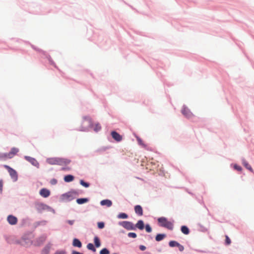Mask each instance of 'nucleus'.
I'll return each instance as SVG.
<instances>
[{
	"label": "nucleus",
	"instance_id": "obj_60",
	"mask_svg": "<svg viewBox=\"0 0 254 254\" xmlns=\"http://www.w3.org/2000/svg\"><path fill=\"white\" fill-rule=\"evenodd\" d=\"M186 180L187 181H188L190 183H191L193 182V181L191 180H190L188 177H186Z\"/></svg>",
	"mask_w": 254,
	"mask_h": 254
},
{
	"label": "nucleus",
	"instance_id": "obj_40",
	"mask_svg": "<svg viewBox=\"0 0 254 254\" xmlns=\"http://www.w3.org/2000/svg\"><path fill=\"white\" fill-rule=\"evenodd\" d=\"M231 243H232V241H231V239L229 238V237L228 235H226L224 244L226 246H228L231 245Z\"/></svg>",
	"mask_w": 254,
	"mask_h": 254
},
{
	"label": "nucleus",
	"instance_id": "obj_48",
	"mask_svg": "<svg viewBox=\"0 0 254 254\" xmlns=\"http://www.w3.org/2000/svg\"><path fill=\"white\" fill-rule=\"evenodd\" d=\"M71 170V167L64 165L60 169V171H69Z\"/></svg>",
	"mask_w": 254,
	"mask_h": 254
},
{
	"label": "nucleus",
	"instance_id": "obj_6",
	"mask_svg": "<svg viewBox=\"0 0 254 254\" xmlns=\"http://www.w3.org/2000/svg\"><path fill=\"white\" fill-rule=\"evenodd\" d=\"M110 136H108V140L111 142L119 143L123 139V135L120 134L115 130H112L110 131Z\"/></svg>",
	"mask_w": 254,
	"mask_h": 254
},
{
	"label": "nucleus",
	"instance_id": "obj_13",
	"mask_svg": "<svg viewBox=\"0 0 254 254\" xmlns=\"http://www.w3.org/2000/svg\"><path fill=\"white\" fill-rule=\"evenodd\" d=\"M230 167L234 171H237L239 174H243L245 175V173H243V168L240 165L235 163H232L230 164Z\"/></svg>",
	"mask_w": 254,
	"mask_h": 254
},
{
	"label": "nucleus",
	"instance_id": "obj_57",
	"mask_svg": "<svg viewBox=\"0 0 254 254\" xmlns=\"http://www.w3.org/2000/svg\"><path fill=\"white\" fill-rule=\"evenodd\" d=\"M195 251L199 252V253H206V252L203 250H195Z\"/></svg>",
	"mask_w": 254,
	"mask_h": 254
},
{
	"label": "nucleus",
	"instance_id": "obj_38",
	"mask_svg": "<svg viewBox=\"0 0 254 254\" xmlns=\"http://www.w3.org/2000/svg\"><path fill=\"white\" fill-rule=\"evenodd\" d=\"M144 229L147 233H150L152 231V228L148 223H145Z\"/></svg>",
	"mask_w": 254,
	"mask_h": 254
},
{
	"label": "nucleus",
	"instance_id": "obj_35",
	"mask_svg": "<svg viewBox=\"0 0 254 254\" xmlns=\"http://www.w3.org/2000/svg\"><path fill=\"white\" fill-rule=\"evenodd\" d=\"M179 243L176 240H170L168 242V246L170 248H177Z\"/></svg>",
	"mask_w": 254,
	"mask_h": 254
},
{
	"label": "nucleus",
	"instance_id": "obj_5",
	"mask_svg": "<svg viewBox=\"0 0 254 254\" xmlns=\"http://www.w3.org/2000/svg\"><path fill=\"white\" fill-rule=\"evenodd\" d=\"M72 189L68 191L61 194L59 199L60 202H68L75 199Z\"/></svg>",
	"mask_w": 254,
	"mask_h": 254
},
{
	"label": "nucleus",
	"instance_id": "obj_30",
	"mask_svg": "<svg viewBox=\"0 0 254 254\" xmlns=\"http://www.w3.org/2000/svg\"><path fill=\"white\" fill-rule=\"evenodd\" d=\"M47 223V221L45 220H42L40 221H36L33 224V231L35 230L36 228H37L39 226H45Z\"/></svg>",
	"mask_w": 254,
	"mask_h": 254
},
{
	"label": "nucleus",
	"instance_id": "obj_17",
	"mask_svg": "<svg viewBox=\"0 0 254 254\" xmlns=\"http://www.w3.org/2000/svg\"><path fill=\"white\" fill-rule=\"evenodd\" d=\"M100 204L101 206L103 207H105L106 208H109L111 207L113 205V201L112 200L106 198L101 200L100 201Z\"/></svg>",
	"mask_w": 254,
	"mask_h": 254
},
{
	"label": "nucleus",
	"instance_id": "obj_14",
	"mask_svg": "<svg viewBox=\"0 0 254 254\" xmlns=\"http://www.w3.org/2000/svg\"><path fill=\"white\" fill-rule=\"evenodd\" d=\"M39 194L42 197L46 198L51 195V191L46 188H42L39 190Z\"/></svg>",
	"mask_w": 254,
	"mask_h": 254
},
{
	"label": "nucleus",
	"instance_id": "obj_63",
	"mask_svg": "<svg viewBox=\"0 0 254 254\" xmlns=\"http://www.w3.org/2000/svg\"><path fill=\"white\" fill-rule=\"evenodd\" d=\"M126 233V231L124 230H121L119 232V233H123L125 234Z\"/></svg>",
	"mask_w": 254,
	"mask_h": 254
},
{
	"label": "nucleus",
	"instance_id": "obj_21",
	"mask_svg": "<svg viewBox=\"0 0 254 254\" xmlns=\"http://www.w3.org/2000/svg\"><path fill=\"white\" fill-rule=\"evenodd\" d=\"M134 210L138 216H141L143 215V209L141 205L136 204L134 206Z\"/></svg>",
	"mask_w": 254,
	"mask_h": 254
},
{
	"label": "nucleus",
	"instance_id": "obj_3",
	"mask_svg": "<svg viewBox=\"0 0 254 254\" xmlns=\"http://www.w3.org/2000/svg\"><path fill=\"white\" fill-rule=\"evenodd\" d=\"M46 162L51 165H67L71 162L70 159L62 157H49L46 159Z\"/></svg>",
	"mask_w": 254,
	"mask_h": 254
},
{
	"label": "nucleus",
	"instance_id": "obj_28",
	"mask_svg": "<svg viewBox=\"0 0 254 254\" xmlns=\"http://www.w3.org/2000/svg\"><path fill=\"white\" fill-rule=\"evenodd\" d=\"M167 237V234L165 233H157L155 236V240L156 242H161Z\"/></svg>",
	"mask_w": 254,
	"mask_h": 254
},
{
	"label": "nucleus",
	"instance_id": "obj_25",
	"mask_svg": "<svg viewBox=\"0 0 254 254\" xmlns=\"http://www.w3.org/2000/svg\"><path fill=\"white\" fill-rule=\"evenodd\" d=\"M19 149L18 148L12 147L10 148L9 151L8 152V155L10 158H12L14 156L17 155L19 152Z\"/></svg>",
	"mask_w": 254,
	"mask_h": 254
},
{
	"label": "nucleus",
	"instance_id": "obj_41",
	"mask_svg": "<svg viewBox=\"0 0 254 254\" xmlns=\"http://www.w3.org/2000/svg\"><path fill=\"white\" fill-rule=\"evenodd\" d=\"M97 226L98 229L100 230L103 229L105 227V222L102 221H98L97 223Z\"/></svg>",
	"mask_w": 254,
	"mask_h": 254
},
{
	"label": "nucleus",
	"instance_id": "obj_19",
	"mask_svg": "<svg viewBox=\"0 0 254 254\" xmlns=\"http://www.w3.org/2000/svg\"><path fill=\"white\" fill-rule=\"evenodd\" d=\"M242 164L243 166L250 172L253 173L254 174V171L251 165L249 164L245 158H242Z\"/></svg>",
	"mask_w": 254,
	"mask_h": 254
},
{
	"label": "nucleus",
	"instance_id": "obj_8",
	"mask_svg": "<svg viewBox=\"0 0 254 254\" xmlns=\"http://www.w3.org/2000/svg\"><path fill=\"white\" fill-rule=\"evenodd\" d=\"M3 168L8 172L12 181L13 182H17L18 179V174L17 171L8 165H3Z\"/></svg>",
	"mask_w": 254,
	"mask_h": 254
},
{
	"label": "nucleus",
	"instance_id": "obj_9",
	"mask_svg": "<svg viewBox=\"0 0 254 254\" xmlns=\"http://www.w3.org/2000/svg\"><path fill=\"white\" fill-rule=\"evenodd\" d=\"M118 224L127 231H135V225L132 221L127 220L121 221H119Z\"/></svg>",
	"mask_w": 254,
	"mask_h": 254
},
{
	"label": "nucleus",
	"instance_id": "obj_1",
	"mask_svg": "<svg viewBox=\"0 0 254 254\" xmlns=\"http://www.w3.org/2000/svg\"><path fill=\"white\" fill-rule=\"evenodd\" d=\"M90 128L97 133L101 130L102 126L99 122H97L94 123L92 118L89 115H86L82 117V122L79 128L75 130L82 132H88Z\"/></svg>",
	"mask_w": 254,
	"mask_h": 254
},
{
	"label": "nucleus",
	"instance_id": "obj_59",
	"mask_svg": "<svg viewBox=\"0 0 254 254\" xmlns=\"http://www.w3.org/2000/svg\"><path fill=\"white\" fill-rule=\"evenodd\" d=\"M22 241L23 242H24L25 245H28V244H30V242H29L28 240H25V241Z\"/></svg>",
	"mask_w": 254,
	"mask_h": 254
},
{
	"label": "nucleus",
	"instance_id": "obj_54",
	"mask_svg": "<svg viewBox=\"0 0 254 254\" xmlns=\"http://www.w3.org/2000/svg\"><path fill=\"white\" fill-rule=\"evenodd\" d=\"M71 254H84V253L77 251L76 250H72L71 251Z\"/></svg>",
	"mask_w": 254,
	"mask_h": 254
},
{
	"label": "nucleus",
	"instance_id": "obj_34",
	"mask_svg": "<svg viewBox=\"0 0 254 254\" xmlns=\"http://www.w3.org/2000/svg\"><path fill=\"white\" fill-rule=\"evenodd\" d=\"M11 159L8 155V152L2 153L0 152V161H5L7 159Z\"/></svg>",
	"mask_w": 254,
	"mask_h": 254
},
{
	"label": "nucleus",
	"instance_id": "obj_36",
	"mask_svg": "<svg viewBox=\"0 0 254 254\" xmlns=\"http://www.w3.org/2000/svg\"><path fill=\"white\" fill-rule=\"evenodd\" d=\"M86 248L87 250L91 251L93 253H95L96 252V247L94 245V244L92 243H89L87 244L86 246Z\"/></svg>",
	"mask_w": 254,
	"mask_h": 254
},
{
	"label": "nucleus",
	"instance_id": "obj_22",
	"mask_svg": "<svg viewBox=\"0 0 254 254\" xmlns=\"http://www.w3.org/2000/svg\"><path fill=\"white\" fill-rule=\"evenodd\" d=\"M75 176L71 174L64 175L63 177V180L65 183H69L73 182L75 180Z\"/></svg>",
	"mask_w": 254,
	"mask_h": 254
},
{
	"label": "nucleus",
	"instance_id": "obj_33",
	"mask_svg": "<svg viewBox=\"0 0 254 254\" xmlns=\"http://www.w3.org/2000/svg\"><path fill=\"white\" fill-rule=\"evenodd\" d=\"M111 148L112 147L111 146H102L96 149L95 152L96 153H99V154H101L103 152H105L107 150Z\"/></svg>",
	"mask_w": 254,
	"mask_h": 254
},
{
	"label": "nucleus",
	"instance_id": "obj_52",
	"mask_svg": "<svg viewBox=\"0 0 254 254\" xmlns=\"http://www.w3.org/2000/svg\"><path fill=\"white\" fill-rule=\"evenodd\" d=\"M138 248H139L140 251H141L142 252H143V251L146 250V247L145 246H144V245H139L138 246Z\"/></svg>",
	"mask_w": 254,
	"mask_h": 254
},
{
	"label": "nucleus",
	"instance_id": "obj_23",
	"mask_svg": "<svg viewBox=\"0 0 254 254\" xmlns=\"http://www.w3.org/2000/svg\"><path fill=\"white\" fill-rule=\"evenodd\" d=\"M72 245L74 248H81L82 247V243L79 239L74 237L72 239Z\"/></svg>",
	"mask_w": 254,
	"mask_h": 254
},
{
	"label": "nucleus",
	"instance_id": "obj_26",
	"mask_svg": "<svg viewBox=\"0 0 254 254\" xmlns=\"http://www.w3.org/2000/svg\"><path fill=\"white\" fill-rule=\"evenodd\" d=\"M34 231H27L25 232L22 235L21 239L22 241L28 240L29 242L32 241L29 236L32 234Z\"/></svg>",
	"mask_w": 254,
	"mask_h": 254
},
{
	"label": "nucleus",
	"instance_id": "obj_7",
	"mask_svg": "<svg viewBox=\"0 0 254 254\" xmlns=\"http://www.w3.org/2000/svg\"><path fill=\"white\" fill-rule=\"evenodd\" d=\"M47 239V235L46 233L41 234L36 239L35 241H30V245H33L34 247H40L43 245Z\"/></svg>",
	"mask_w": 254,
	"mask_h": 254
},
{
	"label": "nucleus",
	"instance_id": "obj_18",
	"mask_svg": "<svg viewBox=\"0 0 254 254\" xmlns=\"http://www.w3.org/2000/svg\"><path fill=\"white\" fill-rule=\"evenodd\" d=\"M135 225V231L137 229L140 231H142L144 229L145 225L144 222L142 219H139L137 220V222L134 224Z\"/></svg>",
	"mask_w": 254,
	"mask_h": 254
},
{
	"label": "nucleus",
	"instance_id": "obj_49",
	"mask_svg": "<svg viewBox=\"0 0 254 254\" xmlns=\"http://www.w3.org/2000/svg\"><path fill=\"white\" fill-rule=\"evenodd\" d=\"M50 183L51 185H56L58 184V180L56 178H52L50 181Z\"/></svg>",
	"mask_w": 254,
	"mask_h": 254
},
{
	"label": "nucleus",
	"instance_id": "obj_43",
	"mask_svg": "<svg viewBox=\"0 0 254 254\" xmlns=\"http://www.w3.org/2000/svg\"><path fill=\"white\" fill-rule=\"evenodd\" d=\"M29 219V217L22 218L19 223V227H24Z\"/></svg>",
	"mask_w": 254,
	"mask_h": 254
},
{
	"label": "nucleus",
	"instance_id": "obj_56",
	"mask_svg": "<svg viewBox=\"0 0 254 254\" xmlns=\"http://www.w3.org/2000/svg\"><path fill=\"white\" fill-rule=\"evenodd\" d=\"M22 240H16L15 242V243L17 245H20L21 246H25V245L23 244L22 242Z\"/></svg>",
	"mask_w": 254,
	"mask_h": 254
},
{
	"label": "nucleus",
	"instance_id": "obj_46",
	"mask_svg": "<svg viewBox=\"0 0 254 254\" xmlns=\"http://www.w3.org/2000/svg\"><path fill=\"white\" fill-rule=\"evenodd\" d=\"M127 236L129 238L135 239L137 237V235L135 232H129L127 233Z\"/></svg>",
	"mask_w": 254,
	"mask_h": 254
},
{
	"label": "nucleus",
	"instance_id": "obj_62",
	"mask_svg": "<svg viewBox=\"0 0 254 254\" xmlns=\"http://www.w3.org/2000/svg\"><path fill=\"white\" fill-rule=\"evenodd\" d=\"M4 238H5V240L7 241V242L8 243H9V241H8V237H7V236H6V235H4Z\"/></svg>",
	"mask_w": 254,
	"mask_h": 254
},
{
	"label": "nucleus",
	"instance_id": "obj_2",
	"mask_svg": "<svg viewBox=\"0 0 254 254\" xmlns=\"http://www.w3.org/2000/svg\"><path fill=\"white\" fill-rule=\"evenodd\" d=\"M158 226L166 228L170 231H172L174 227L175 220L171 218L168 219L165 216L159 217L157 219Z\"/></svg>",
	"mask_w": 254,
	"mask_h": 254
},
{
	"label": "nucleus",
	"instance_id": "obj_31",
	"mask_svg": "<svg viewBox=\"0 0 254 254\" xmlns=\"http://www.w3.org/2000/svg\"><path fill=\"white\" fill-rule=\"evenodd\" d=\"M117 218L119 219H127L129 218V215L126 212H121L118 214Z\"/></svg>",
	"mask_w": 254,
	"mask_h": 254
},
{
	"label": "nucleus",
	"instance_id": "obj_53",
	"mask_svg": "<svg viewBox=\"0 0 254 254\" xmlns=\"http://www.w3.org/2000/svg\"><path fill=\"white\" fill-rule=\"evenodd\" d=\"M177 248H178L179 251L181 252H182L183 251H184V250L185 249L184 246L183 245H181L180 243H179V246H178Z\"/></svg>",
	"mask_w": 254,
	"mask_h": 254
},
{
	"label": "nucleus",
	"instance_id": "obj_37",
	"mask_svg": "<svg viewBox=\"0 0 254 254\" xmlns=\"http://www.w3.org/2000/svg\"><path fill=\"white\" fill-rule=\"evenodd\" d=\"M72 189L75 198H77V196H78L79 195L82 194L84 193V190H82L75 189Z\"/></svg>",
	"mask_w": 254,
	"mask_h": 254
},
{
	"label": "nucleus",
	"instance_id": "obj_27",
	"mask_svg": "<svg viewBox=\"0 0 254 254\" xmlns=\"http://www.w3.org/2000/svg\"><path fill=\"white\" fill-rule=\"evenodd\" d=\"M181 232L185 235H188L190 233V230L186 225H181L180 227Z\"/></svg>",
	"mask_w": 254,
	"mask_h": 254
},
{
	"label": "nucleus",
	"instance_id": "obj_32",
	"mask_svg": "<svg viewBox=\"0 0 254 254\" xmlns=\"http://www.w3.org/2000/svg\"><path fill=\"white\" fill-rule=\"evenodd\" d=\"M79 184L85 188H88L91 186L90 183L86 181L84 179H81L79 180Z\"/></svg>",
	"mask_w": 254,
	"mask_h": 254
},
{
	"label": "nucleus",
	"instance_id": "obj_20",
	"mask_svg": "<svg viewBox=\"0 0 254 254\" xmlns=\"http://www.w3.org/2000/svg\"><path fill=\"white\" fill-rule=\"evenodd\" d=\"M53 244L51 242H48L41 251V254H50V250Z\"/></svg>",
	"mask_w": 254,
	"mask_h": 254
},
{
	"label": "nucleus",
	"instance_id": "obj_50",
	"mask_svg": "<svg viewBox=\"0 0 254 254\" xmlns=\"http://www.w3.org/2000/svg\"><path fill=\"white\" fill-rule=\"evenodd\" d=\"M194 197L199 203L200 204L203 203L204 201L203 200V197L202 196H200V198H198L196 195L194 196Z\"/></svg>",
	"mask_w": 254,
	"mask_h": 254
},
{
	"label": "nucleus",
	"instance_id": "obj_45",
	"mask_svg": "<svg viewBox=\"0 0 254 254\" xmlns=\"http://www.w3.org/2000/svg\"><path fill=\"white\" fill-rule=\"evenodd\" d=\"M67 252L65 249H58L53 254H66Z\"/></svg>",
	"mask_w": 254,
	"mask_h": 254
},
{
	"label": "nucleus",
	"instance_id": "obj_44",
	"mask_svg": "<svg viewBox=\"0 0 254 254\" xmlns=\"http://www.w3.org/2000/svg\"><path fill=\"white\" fill-rule=\"evenodd\" d=\"M48 62H49V64L51 65H52L53 66H54L55 68L58 69L59 71H61L60 69H59V68L58 67V66L56 64L55 62L54 61V60L52 59H50V60L48 61Z\"/></svg>",
	"mask_w": 254,
	"mask_h": 254
},
{
	"label": "nucleus",
	"instance_id": "obj_29",
	"mask_svg": "<svg viewBox=\"0 0 254 254\" xmlns=\"http://www.w3.org/2000/svg\"><path fill=\"white\" fill-rule=\"evenodd\" d=\"M93 240V244L96 247V248H98L101 247L102 243L101 240L98 236L95 235Z\"/></svg>",
	"mask_w": 254,
	"mask_h": 254
},
{
	"label": "nucleus",
	"instance_id": "obj_42",
	"mask_svg": "<svg viewBox=\"0 0 254 254\" xmlns=\"http://www.w3.org/2000/svg\"><path fill=\"white\" fill-rule=\"evenodd\" d=\"M99 254H110V251L108 248L105 247L99 251Z\"/></svg>",
	"mask_w": 254,
	"mask_h": 254
},
{
	"label": "nucleus",
	"instance_id": "obj_64",
	"mask_svg": "<svg viewBox=\"0 0 254 254\" xmlns=\"http://www.w3.org/2000/svg\"><path fill=\"white\" fill-rule=\"evenodd\" d=\"M144 254H152L151 253H150L149 252H144L143 253Z\"/></svg>",
	"mask_w": 254,
	"mask_h": 254
},
{
	"label": "nucleus",
	"instance_id": "obj_51",
	"mask_svg": "<svg viewBox=\"0 0 254 254\" xmlns=\"http://www.w3.org/2000/svg\"><path fill=\"white\" fill-rule=\"evenodd\" d=\"M3 187V181L2 179H0V193L2 194Z\"/></svg>",
	"mask_w": 254,
	"mask_h": 254
},
{
	"label": "nucleus",
	"instance_id": "obj_16",
	"mask_svg": "<svg viewBox=\"0 0 254 254\" xmlns=\"http://www.w3.org/2000/svg\"><path fill=\"white\" fill-rule=\"evenodd\" d=\"M32 47L33 50L36 52L42 54L45 57V58L47 59L48 61H49L50 59H52L51 56L49 54H48L46 51H44L43 50L38 48L37 46H32Z\"/></svg>",
	"mask_w": 254,
	"mask_h": 254
},
{
	"label": "nucleus",
	"instance_id": "obj_47",
	"mask_svg": "<svg viewBox=\"0 0 254 254\" xmlns=\"http://www.w3.org/2000/svg\"><path fill=\"white\" fill-rule=\"evenodd\" d=\"M19 41H22L23 42H24V43H25L26 44H28V45H29L33 49V47L32 46H35V45L32 44L29 41H25V40H23L22 39H18L17 40V42H19Z\"/></svg>",
	"mask_w": 254,
	"mask_h": 254
},
{
	"label": "nucleus",
	"instance_id": "obj_10",
	"mask_svg": "<svg viewBox=\"0 0 254 254\" xmlns=\"http://www.w3.org/2000/svg\"><path fill=\"white\" fill-rule=\"evenodd\" d=\"M181 112L182 114L188 119L194 116L190 109L185 104L183 105Z\"/></svg>",
	"mask_w": 254,
	"mask_h": 254
},
{
	"label": "nucleus",
	"instance_id": "obj_12",
	"mask_svg": "<svg viewBox=\"0 0 254 254\" xmlns=\"http://www.w3.org/2000/svg\"><path fill=\"white\" fill-rule=\"evenodd\" d=\"M136 141L138 145L140 146L142 148L147 151H153V149L151 147H149L148 144L145 143L140 136H137V137H136Z\"/></svg>",
	"mask_w": 254,
	"mask_h": 254
},
{
	"label": "nucleus",
	"instance_id": "obj_61",
	"mask_svg": "<svg viewBox=\"0 0 254 254\" xmlns=\"http://www.w3.org/2000/svg\"><path fill=\"white\" fill-rule=\"evenodd\" d=\"M188 192L191 195H192V196H193V197H194V196H195V195L193 193H192V192H191V191H188Z\"/></svg>",
	"mask_w": 254,
	"mask_h": 254
},
{
	"label": "nucleus",
	"instance_id": "obj_58",
	"mask_svg": "<svg viewBox=\"0 0 254 254\" xmlns=\"http://www.w3.org/2000/svg\"><path fill=\"white\" fill-rule=\"evenodd\" d=\"M144 236H147L149 240H152L153 237L151 235H144Z\"/></svg>",
	"mask_w": 254,
	"mask_h": 254
},
{
	"label": "nucleus",
	"instance_id": "obj_55",
	"mask_svg": "<svg viewBox=\"0 0 254 254\" xmlns=\"http://www.w3.org/2000/svg\"><path fill=\"white\" fill-rule=\"evenodd\" d=\"M75 222V220H66L65 223L68 224L70 225H73Z\"/></svg>",
	"mask_w": 254,
	"mask_h": 254
},
{
	"label": "nucleus",
	"instance_id": "obj_11",
	"mask_svg": "<svg viewBox=\"0 0 254 254\" xmlns=\"http://www.w3.org/2000/svg\"><path fill=\"white\" fill-rule=\"evenodd\" d=\"M23 158L36 168L39 169L40 168V164L35 158L30 156L24 155Z\"/></svg>",
	"mask_w": 254,
	"mask_h": 254
},
{
	"label": "nucleus",
	"instance_id": "obj_15",
	"mask_svg": "<svg viewBox=\"0 0 254 254\" xmlns=\"http://www.w3.org/2000/svg\"><path fill=\"white\" fill-rule=\"evenodd\" d=\"M6 220L10 225H15L18 222L17 217L13 214L8 215L6 218Z\"/></svg>",
	"mask_w": 254,
	"mask_h": 254
},
{
	"label": "nucleus",
	"instance_id": "obj_24",
	"mask_svg": "<svg viewBox=\"0 0 254 254\" xmlns=\"http://www.w3.org/2000/svg\"><path fill=\"white\" fill-rule=\"evenodd\" d=\"M76 202L79 205H82L88 203L90 201V198L86 197H78L76 198Z\"/></svg>",
	"mask_w": 254,
	"mask_h": 254
},
{
	"label": "nucleus",
	"instance_id": "obj_4",
	"mask_svg": "<svg viewBox=\"0 0 254 254\" xmlns=\"http://www.w3.org/2000/svg\"><path fill=\"white\" fill-rule=\"evenodd\" d=\"M34 207L38 214H42L44 211L51 212L53 214L56 213V210L51 206L43 202L36 201L34 203Z\"/></svg>",
	"mask_w": 254,
	"mask_h": 254
},
{
	"label": "nucleus",
	"instance_id": "obj_39",
	"mask_svg": "<svg viewBox=\"0 0 254 254\" xmlns=\"http://www.w3.org/2000/svg\"><path fill=\"white\" fill-rule=\"evenodd\" d=\"M197 225L199 227V229H198L199 231L203 233H205L208 231V229L200 223H198L197 224Z\"/></svg>",
	"mask_w": 254,
	"mask_h": 254
}]
</instances>
